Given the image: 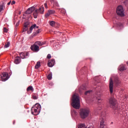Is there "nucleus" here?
I'll return each mask as SVG.
<instances>
[{"label": "nucleus", "instance_id": "1", "mask_svg": "<svg viewBox=\"0 0 128 128\" xmlns=\"http://www.w3.org/2000/svg\"><path fill=\"white\" fill-rule=\"evenodd\" d=\"M72 106L76 110H79L80 107V96L74 94L72 98Z\"/></svg>", "mask_w": 128, "mask_h": 128}, {"label": "nucleus", "instance_id": "2", "mask_svg": "<svg viewBox=\"0 0 128 128\" xmlns=\"http://www.w3.org/2000/svg\"><path fill=\"white\" fill-rule=\"evenodd\" d=\"M40 112V105L36 104L31 109V114L34 116H38Z\"/></svg>", "mask_w": 128, "mask_h": 128}, {"label": "nucleus", "instance_id": "3", "mask_svg": "<svg viewBox=\"0 0 128 128\" xmlns=\"http://www.w3.org/2000/svg\"><path fill=\"white\" fill-rule=\"evenodd\" d=\"M109 104L113 110L118 108V102L114 98L112 97L109 99Z\"/></svg>", "mask_w": 128, "mask_h": 128}, {"label": "nucleus", "instance_id": "4", "mask_svg": "<svg viewBox=\"0 0 128 128\" xmlns=\"http://www.w3.org/2000/svg\"><path fill=\"white\" fill-rule=\"evenodd\" d=\"M90 110L88 108L81 109L80 110V116L82 118H86L88 116Z\"/></svg>", "mask_w": 128, "mask_h": 128}, {"label": "nucleus", "instance_id": "5", "mask_svg": "<svg viewBox=\"0 0 128 128\" xmlns=\"http://www.w3.org/2000/svg\"><path fill=\"white\" fill-rule=\"evenodd\" d=\"M116 14L118 16H124V8H122V6H120L117 8Z\"/></svg>", "mask_w": 128, "mask_h": 128}, {"label": "nucleus", "instance_id": "6", "mask_svg": "<svg viewBox=\"0 0 128 128\" xmlns=\"http://www.w3.org/2000/svg\"><path fill=\"white\" fill-rule=\"evenodd\" d=\"M44 7H41L39 8V10H36L33 14V16L34 18H38V14H44Z\"/></svg>", "mask_w": 128, "mask_h": 128}, {"label": "nucleus", "instance_id": "7", "mask_svg": "<svg viewBox=\"0 0 128 128\" xmlns=\"http://www.w3.org/2000/svg\"><path fill=\"white\" fill-rule=\"evenodd\" d=\"M101 118L100 119V128H104V116H106V112H102L101 114Z\"/></svg>", "mask_w": 128, "mask_h": 128}, {"label": "nucleus", "instance_id": "8", "mask_svg": "<svg viewBox=\"0 0 128 128\" xmlns=\"http://www.w3.org/2000/svg\"><path fill=\"white\" fill-rule=\"evenodd\" d=\"M2 82H6L10 78L8 73L4 72L0 75Z\"/></svg>", "mask_w": 128, "mask_h": 128}, {"label": "nucleus", "instance_id": "9", "mask_svg": "<svg viewBox=\"0 0 128 128\" xmlns=\"http://www.w3.org/2000/svg\"><path fill=\"white\" fill-rule=\"evenodd\" d=\"M109 88L110 94H112L114 92V81H112V78H110Z\"/></svg>", "mask_w": 128, "mask_h": 128}, {"label": "nucleus", "instance_id": "10", "mask_svg": "<svg viewBox=\"0 0 128 128\" xmlns=\"http://www.w3.org/2000/svg\"><path fill=\"white\" fill-rule=\"evenodd\" d=\"M30 49L34 52H38L40 50V47L36 44H34L31 46Z\"/></svg>", "mask_w": 128, "mask_h": 128}, {"label": "nucleus", "instance_id": "11", "mask_svg": "<svg viewBox=\"0 0 128 128\" xmlns=\"http://www.w3.org/2000/svg\"><path fill=\"white\" fill-rule=\"evenodd\" d=\"M28 52H21L20 54V56L21 58H26V56H28Z\"/></svg>", "mask_w": 128, "mask_h": 128}, {"label": "nucleus", "instance_id": "12", "mask_svg": "<svg viewBox=\"0 0 128 128\" xmlns=\"http://www.w3.org/2000/svg\"><path fill=\"white\" fill-rule=\"evenodd\" d=\"M54 62H56L54 61V59L50 60L48 62V66H49L50 68H52V66H54Z\"/></svg>", "mask_w": 128, "mask_h": 128}, {"label": "nucleus", "instance_id": "13", "mask_svg": "<svg viewBox=\"0 0 128 128\" xmlns=\"http://www.w3.org/2000/svg\"><path fill=\"white\" fill-rule=\"evenodd\" d=\"M56 12L54 10H48L46 14H45V18H48V16H50V14H54Z\"/></svg>", "mask_w": 128, "mask_h": 128}, {"label": "nucleus", "instance_id": "14", "mask_svg": "<svg viewBox=\"0 0 128 128\" xmlns=\"http://www.w3.org/2000/svg\"><path fill=\"white\" fill-rule=\"evenodd\" d=\"M29 24H30V23L28 22H26L24 24V27L23 28L22 32H26V30H28Z\"/></svg>", "mask_w": 128, "mask_h": 128}, {"label": "nucleus", "instance_id": "15", "mask_svg": "<svg viewBox=\"0 0 128 128\" xmlns=\"http://www.w3.org/2000/svg\"><path fill=\"white\" fill-rule=\"evenodd\" d=\"M14 62L16 64H18L20 62V58L18 56H16Z\"/></svg>", "mask_w": 128, "mask_h": 128}, {"label": "nucleus", "instance_id": "16", "mask_svg": "<svg viewBox=\"0 0 128 128\" xmlns=\"http://www.w3.org/2000/svg\"><path fill=\"white\" fill-rule=\"evenodd\" d=\"M36 24H34L32 25L30 28V30L28 31L27 33L28 34H31L32 32V30H34V28H36Z\"/></svg>", "mask_w": 128, "mask_h": 128}, {"label": "nucleus", "instance_id": "17", "mask_svg": "<svg viewBox=\"0 0 128 128\" xmlns=\"http://www.w3.org/2000/svg\"><path fill=\"white\" fill-rule=\"evenodd\" d=\"M101 96H102V94H100V92L97 94L96 98L98 102H100V100H102V99H100V98Z\"/></svg>", "mask_w": 128, "mask_h": 128}, {"label": "nucleus", "instance_id": "18", "mask_svg": "<svg viewBox=\"0 0 128 128\" xmlns=\"http://www.w3.org/2000/svg\"><path fill=\"white\" fill-rule=\"evenodd\" d=\"M114 84L116 86H119L120 84V81L118 80V78H116L114 80Z\"/></svg>", "mask_w": 128, "mask_h": 128}, {"label": "nucleus", "instance_id": "19", "mask_svg": "<svg viewBox=\"0 0 128 128\" xmlns=\"http://www.w3.org/2000/svg\"><path fill=\"white\" fill-rule=\"evenodd\" d=\"M40 66V62H38L36 65L35 66V68L36 70H38V68H39Z\"/></svg>", "mask_w": 128, "mask_h": 128}, {"label": "nucleus", "instance_id": "20", "mask_svg": "<svg viewBox=\"0 0 128 128\" xmlns=\"http://www.w3.org/2000/svg\"><path fill=\"white\" fill-rule=\"evenodd\" d=\"M27 92H34V88H32V86H29L27 89H26Z\"/></svg>", "mask_w": 128, "mask_h": 128}, {"label": "nucleus", "instance_id": "21", "mask_svg": "<svg viewBox=\"0 0 128 128\" xmlns=\"http://www.w3.org/2000/svg\"><path fill=\"white\" fill-rule=\"evenodd\" d=\"M118 70L120 71V72H122L124 70H126V67H124V66H120L118 68Z\"/></svg>", "mask_w": 128, "mask_h": 128}, {"label": "nucleus", "instance_id": "22", "mask_svg": "<svg viewBox=\"0 0 128 128\" xmlns=\"http://www.w3.org/2000/svg\"><path fill=\"white\" fill-rule=\"evenodd\" d=\"M78 128H86V126L84 124H80L78 126ZM90 128V127H88Z\"/></svg>", "mask_w": 128, "mask_h": 128}, {"label": "nucleus", "instance_id": "23", "mask_svg": "<svg viewBox=\"0 0 128 128\" xmlns=\"http://www.w3.org/2000/svg\"><path fill=\"white\" fill-rule=\"evenodd\" d=\"M47 78L49 80H52V73L49 74Z\"/></svg>", "mask_w": 128, "mask_h": 128}, {"label": "nucleus", "instance_id": "24", "mask_svg": "<svg viewBox=\"0 0 128 128\" xmlns=\"http://www.w3.org/2000/svg\"><path fill=\"white\" fill-rule=\"evenodd\" d=\"M26 14H32V10H30V8H28L27 10L26 11Z\"/></svg>", "mask_w": 128, "mask_h": 128}, {"label": "nucleus", "instance_id": "25", "mask_svg": "<svg viewBox=\"0 0 128 128\" xmlns=\"http://www.w3.org/2000/svg\"><path fill=\"white\" fill-rule=\"evenodd\" d=\"M55 24H56V22H54V21H50V26H54Z\"/></svg>", "mask_w": 128, "mask_h": 128}, {"label": "nucleus", "instance_id": "26", "mask_svg": "<svg viewBox=\"0 0 128 128\" xmlns=\"http://www.w3.org/2000/svg\"><path fill=\"white\" fill-rule=\"evenodd\" d=\"M10 42H8L7 44L4 45V48H6L10 46Z\"/></svg>", "mask_w": 128, "mask_h": 128}, {"label": "nucleus", "instance_id": "27", "mask_svg": "<svg viewBox=\"0 0 128 128\" xmlns=\"http://www.w3.org/2000/svg\"><path fill=\"white\" fill-rule=\"evenodd\" d=\"M90 92H92V90H88L84 92V94L85 96H88V94H90Z\"/></svg>", "mask_w": 128, "mask_h": 128}, {"label": "nucleus", "instance_id": "28", "mask_svg": "<svg viewBox=\"0 0 128 128\" xmlns=\"http://www.w3.org/2000/svg\"><path fill=\"white\" fill-rule=\"evenodd\" d=\"M36 44H38L40 46H42V42L37 41L36 42Z\"/></svg>", "mask_w": 128, "mask_h": 128}, {"label": "nucleus", "instance_id": "29", "mask_svg": "<svg viewBox=\"0 0 128 128\" xmlns=\"http://www.w3.org/2000/svg\"><path fill=\"white\" fill-rule=\"evenodd\" d=\"M54 6H57V8H60V5L58 4V3L57 2H54Z\"/></svg>", "mask_w": 128, "mask_h": 128}, {"label": "nucleus", "instance_id": "30", "mask_svg": "<svg viewBox=\"0 0 128 128\" xmlns=\"http://www.w3.org/2000/svg\"><path fill=\"white\" fill-rule=\"evenodd\" d=\"M28 8H29V10H31V12H34V10H36V8H34V6H32Z\"/></svg>", "mask_w": 128, "mask_h": 128}, {"label": "nucleus", "instance_id": "31", "mask_svg": "<svg viewBox=\"0 0 128 128\" xmlns=\"http://www.w3.org/2000/svg\"><path fill=\"white\" fill-rule=\"evenodd\" d=\"M4 10V5L0 6V12H2Z\"/></svg>", "mask_w": 128, "mask_h": 128}, {"label": "nucleus", "instance_id": "32", "mask_svg": "<svg viewBox=\"0 0 128 128\" xmlns=\"http://www.w3.org/2000/svg\"><path fill=\"white\" fill-rule=\"evenodd\" d=\"M81 90H86V87L84 86H82L81 87Z\"/></svg>", "mask_w": 128, "mask_h": 128}, {"label": "nucleus", "instance_id": "33", "mask_svg": "<svg viewBox=\"0 0 128 128\" xmlns=\"http://www.w3.org/2000/svg\"><path fill=\"white\" fill-rule=\"evenodd\" d=\"M52 58V56H50V54H48L47 56V58H48L50 60V58Z\"/></svg>", "mask_w": 128, "mask_h": 128}, {"label": "nucleus", "instance_id": "34", "mask_svg": "<svg viewBox=\"0 0 128 128\" xmlns=\"http://www.w3.org/2000/svg\"><path fill=\"white\" fill-rule=\"evenodd\" d=\"M32 99L33 100H38V96H32Z\"/></svg>", "mask_w": 128, "mask_h": 128}, {"label": "nucleus", "instance_id": "35", "mask_svg": "<svg viewBox=\"0 0 128 128\" xmlns=\"http://www.w3.org/2000/svg\"><path fill=\"white\" fill-rule=\"evenodd\" d=\"M4 32H8V29L6 28H4Z\"/></svg>", "mask_w": 128, "mask_h": 128}, {"label": "nucleus", "instance_id": "36", "mask_svg": "<svg viewBox=\"0 0 128 128\" xmlns=\"http://www.w3.org/2000/svg\"><path fill=\"white\" fill-rule=\"evenodd\" d=\"M42 46H44V44H46V41L44 42H41Z\"/></svg>", "mask_w": 128, "mask_h": 128}, {"label": "nucleus", "instance_id": "37", "mask_svg": "<svg viewBox=\"0 0 128 128\" xmlns=\"http://www.w3.org/2000/svg\"><path fill=\"white\" fill-rule=\"evenodd\" d=\"M44 6L46 8H48V4L45 3V4H44Z\"/></svg>", "mask_w": 128, "mask_h": 128}, {"label": "nucleus", "instance_id": "38", "mask_svg": "<svg viewBox=\"0 0 128 128\" xmlns=\"http://www.w3.org/2000/svg\"><path fill=\"white\" fill-rule=\"evenodd\" d=\"M16 4V1L13 0L11 3V4L12 6V4Z\"/></svg>", "mask_w": 128, "mask_h": 128}, {"label": "nucleus", "instance_id": "39", "mask_svg": "<svg viewBox=\"0 0 128 128\" xmlns=\"http://www.w3.org/2000/svg\"><path fill=\"white\" fill-rule=\"evenodd\" d=\"M12 2V0H10L9 2L8 3V6H10Z\"/></svg>", "mask_w": 128, "mask_h": 128}, {"label": "nucleus", "instance_id": "40", "mask_svg": "<svg viewBox=\"0 0 128 128\" xmlns=\"http://www.w3.org/2000/svg\"><path fill=\"white\" fill-rule=\"evenodd\" d=\"M40 30H38L37 31H36V34H40Z\"/></svg>", "mask_w": 128, "mask_h": 128}, {"label": "nucleus", "instance_id": "41", "mask_svg": "<svg viewBox=\"0 0 128 128\" xmlns=\"http://www.w3.org/2000/svg\"><path fill=\"white\" fill-rule=\"evenodd\" d=\"M73 112H74V114H76V110H73Z\"/></svg>", "mask_w": 128, "mask_h": 128}, {"label": "nucleus", "instance_id": "42", "mask_svg": "<svg viewBox=\"0 0 128 128\" xmlns=\"http://www.w3.org/2000/svg\"><path fill=\"white\" fill-rule=\"evenodd\" d=\"M50 2H54V0H50Z\"/></svg>", "mask_w": 128, "mask_h": 128}, {"label": "nucleus", "instance_id": "43", "mask_svg": "<svg viewBox=\"0 0 128 128\" xmlns=\"http://www.w3.org/2000/svg\"><path fill=\"white\" fill-rule=\"evenodd\" d=\"M34 28H38V26H36H36Z\"/></svg>", "mask_w": 128, "mask_h": 128}, {"label": "nucleus", "instance_id": "44", "mask_svg": "<svg viewBox=\"0 0 128 128\" xmlns=\"http://www.w3.org/2000/svg\"><path fill=\"white\" fill-rule=\"evenodd\" d=\"M16 124V121L15 120L13 121V124Z\"/></svg>", "mask_w": 128, "mask_h": 128}, {"label": "nucleus", "instance_id": "45", "mask_svg": "<svg viewBox=\"0 0 128 128\" xmlns=\"http://www.w3.org/2000/svg\"><path fill=\"white\" fill-rule=\"evenodd\" d=\"M18 26V24H16V26Z\"/></svg>", "mask_w": 128, "mask_h": 128}, {"label": "nucleus", "instance_id": "46", "mask_svg": "<svg viewBox=\"0 0 128 128\" xmlns=\"http://www.w3.org/2000/svg\"><path fill=\"white\" fill-rule=\"evenodd\" d=\"M126 64H128V62H126Z\"/></svg>", "mask_w": 128, "mask_h": 128}, {"label": "nucleus", "instance_id": "47", "mask_svg": "<svg viewBox=\"0 0 128 128\" xmlns=\"http://www.w3.org/2000/svg\"><path fill=\"white\" fill-rule=\"evenodd\" d=\"M90 128H92V126L90 127Z\"/></svg>", "mask_w": 128, "mask_h": 128}]
</instances>
